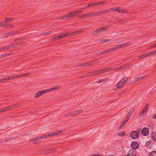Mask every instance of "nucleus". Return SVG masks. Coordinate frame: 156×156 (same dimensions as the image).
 I'll list each match as a JSON object with an SVG mask.
<instances>
[{"mask_svg": "<svg viewBox=\"0 0 156 156\" xmlns=\"http://www.w3.org/2000/svg\"><path fill=\"white\" fill-rule=\"evenodd\" d=\"M82 12V11L81 10H76L68 14L65 15L62 18H58V20H65L69 19L72 17L77 16Z\"/></svg>", "mask_w": 156, "mask_h": 156, "instance_id": "f257e3e1", "label": "nucleus"}, {"mask_svg": "<svg viewBox=\"0 0 156 156\" xmlns=\"http://www.w3.org/2000/svg\"><path fill=\"white\" fill-rule=\"evenodd\" d=\"M128 79V77H125L118 82L116 86L117 88L118 89L122 88L123 86L125 84Z\"/></svg>", "mask_w": 156, "mask_h": 156, "instance_id": "f03ea898", "label": "nucleus"}, {"mask_svg": "<svg viewBox=\"0 0 156 156\" xmlns=\"http://www.w3.org/2000/svg\"><path fill=\"white\" fill-rule=\"evenodd\" d=\"M55 136L54 132H52L50 134L45 135H42L41 136H38L35 138H33L31 139V140L32 141L37 140H39L41 139L46 138L48 137H51V136Z\"/></svg>", "mask_w": 156, "mask_h": 156, "instance_id": "7ed1b4c3", "label": "nucleus"}, {"mask_svg": "<svg viewBox=\"0 0 156 156\" xmlns=\"http://www.w3.org/2000/svg\"><path fill=\"white\" fill-rule=\"evenodd\" d=\"M149 104H147L145 107L143 109L142 112L140 113V115L142 117L144 116L147 114L149 108Z\"/></svg>", "mask_w": 156, "mask_h": 156, "instance_id": "20e7f679", "label": "nucleus"}, {"mask_svg": "<svg viewBox=\"0 0 156 156\" xmlns=\"http://www.w3.org/2000/svg\"><path fill=\"white\" fill-rule=\"evenodd\" d=\"M130 136L133 139H136L139 137L138 133L136 131H132L130 133Z\"/></svg>", "mask_w": 156, "mask_h": 156, "instance_id": "39448f33", "label": "nucleus"}, {"mask_svg": "<svg viewBox=\"0 0 156 156\" xmlns=\"http://www.w3.org/2000/svg\"><path fill=\"white\" fill-rule=\"evenodd\" d=\"M136 152L134 150H130L127 153V155L125 156H136Z\"/></svg>", "mask_w": 156, "mask_h": 156, "instance_id": "423d86ee", "label": "nucleus"}, {"mask_svg": "<svg viewBox=\"0 0 156 156\" xmlns=\"http://www.w3.org/2000/svg\"><path fill=\"white\" fill-rule=\"evenodd\" d=\"M114 11L121 13H126L128 12L127 10L122 9L119 7L114 8Z\"/></svg>", "mask_w": 156, "mask_h": 156, "instance_id": "0eeeda50", "label": "nucleus"}, {"mask_svg": "<svg viewBox=\"0 0 156 156\" xmlns=\"http://www.w3.org/2000/svg\"><path fill=\"white\" fill-rule=\"evenodd\" d=\"M132 148L134 149H137L139 147V144L136 142H133L131 145Z\"/></svg>", "mask_w": 156, "mask_h": 156, "instance_id": "6e6552de", "label": "nucleus"}, {"mask_svg": "<svg viewBox=\"0 0 156 156\" xmlns=\"http://www.w3.org/2000/svg\"><path fill=\"white\" fill-rule=\"evenodd\" d=\"M142 134L144 136H147L149 133V129L146 127L144 128L142 131Z\"/></svg>", "mask_w": 156, "mask_h": 156, "instance_id": "1a4fd4ad", "label": "nucleus"}, {"mask_svg": "<svg viewBox=\"0 0 156 156\" xmlns=\"http://www.w3.org/2000/svg\"><path fill=\"white\" fill-rule=\"evenodd\" d=\"M30 74L29 73H23L20 75H17L12 76L13 79H15L16 78H19L21 77H23L27 75H29Z\"/></svg>", "mask_w": 156, "mask_h": 156, "instance_id": "9d476101", "label": "nucleus"}, {"mask_svg": "<svg viewBox=\"0 0 156 156\" xmlns=\"http://www.w3.org/2000/svg\"><path fill=\"white\" fill-rule=\"evenodd\" d=\"M85 31V29H82L80 30H78L76 31H75L74 32H72L70 33V36H73L75 35H76L77 34H79Z\"/></svg>", "mask_w": 156, "mask_h": 156, "instance_id": "9b49d317", "label": "nucleus"}, {"mask_svg": "<svg viewBox=\"0 0 156 156\" xmlns=\"http://www.w3.org/2000/svg\"><path fill=\"white\" fill-rule=\"evenodd\" d=\"M106 28V27H101L100 29H98L95 31H94V34H96L97 33H99L102 32V30H104Z\"/></svg>", "mask_w": 156, "mask_h": 156, "instance_id": "f8f14e48", "label": "nucleus"}, {"mask_svg": "<svg viewBox=\"0 0 156 156\" xmlns=\"http://www.w3.org/2000/svg\"><path fill=\"white\" fill-rule=\"evenodd\" d=\"M153 143L151 141H149L147 142L145 144V146L147 147L151 148L152 146Z\"/></svg>", "mask_w": 156, "mask_h": 156, "instance_id": "ddd939ff", "label": "nucleus"}, {"mask_svg": "<svg viewBox=\"0 0 156 156\" xmlns=\"http://www.w3.org/2000/svg\"><path fill=\"white\" fill-rule=\"evenodd\" d=\"M93 64L92 62H87L80 64V66H87Z\"/></svg>", "mask_w": 156, "mask_h": 156, "instance_id": "4468645a", "label": "nucleus"}, {"mask_svg": "<svg viewBox=\"0 0 156 156\" xmlns=\"http://www.w3.org/2000/svg\"><path fill=\"white\" fill-rule=\"evenodd\" d=\"M145 77H146V76L144 75V76H142L138 77L137 78H136L134 80V82H137L138 81L144 78Z\"/></svg>", "mask_w": 156, "mask_h": 156, "instance_id": "2eb2a0df", "label": "nucleus"}, {"mask_svg": "<svg viewBox=\"0 0 156 156\" xmlns=\"http://www.w3.org/2000/svg\"><path fill=\"white\" fill-rule=\"evenodd\" d=\"M112 69V67H108L101 69V71L102 73H103L110 71Z\"/></svg>", "mask_w": 156, "mask_h": 156, "instance_id": "dca6fc26", "label": "nucleus"}, {"mask_svg": "<svg viewBox=\"0 0 156 156\" xmlns=\"http://www.w3.org/2000/svg\"><path fill=\"white\" fill-rule=\"evenodd\" d=\"M82 112V110H76L74 111L72 115H76L77 114H79L80 113H81Z\"/></svg>", "mask_w": 156, "mask_h": 156, "instance_id": "f3484780", "label": "nucleus"}, {"mask_svg": "<svg viewBox=\"0 0 156 156\" xmlns=\"http://www.w3.org/2000/svg\"><path fill=\"white\" fill-rule=\"evenodd\" d=\"M67 35H65V34H62L60 35H59L57 37H56L55 38V40L56 39H58L61 38H63L66 37V36Z\"/></svg>", "mask_w": 156, "mask_h": 156, "instance_id": "a211bd4d", "label": "nucleus"}, {"mask_svg": "<svg viewBox=\"0 0 156 156\" xmlns=\"http://www.w3.org/2000/svg\"><path fill=\"white\" fill-rule=\"evenodd\" d=\"M39 92H40L41 95H43V94H44L48 93V92H49V90L48 89H46V90H44L39 91Z\"/></svg>", "mask_w": 156, "mask_h": 156, "instance_id": "6ab92c4d", "label": "nucleus"}, {"mask_svg": "<svg viewBox=\"0 0 156 156\" xmlns=\"http://www.w3.org/2000/svg\"><path fill=\"white\" fill-rule=\"evenodd\" d=\"M152 139L154 141H156V132H153L151 134Z\"/></svg>", "mask_w": 156, "mask_h": 156, "instance_id": "aec40b11", "label": "nucleus"}, {"mask_svg": "<svg viewBox=\"0 0 156 156\" xmlns=\"http://www.w3.org/2000/svg\"><path fill=\"white\" fill-rule=\"evenodd\" d=\"M126 133L125 131H121L119 132L118 133V136H124L125 135Z\"/></svg>", "mask_w": 156, "mask_h": 156, "instance_id": "412c9836", "label": "nucleus"}, {"mask_svg": "<svg viewBox=\"0 0 156 156\" xmlns=\"http://www.w3.org/2000/svg\"><path fill=\"white\" fill-rule=\"evenodd\" d=\"M59 86H57L48 89L49 91H51L53 90L58 89L59 88Z\"/></svg>", "mask_w": 156, "mask_h": 156, "instance_id": "4be33fe9", "label": "nucleus"}, {"mask_svg": "<svg viewBox=\"0 0 156 156\" xmlns=\"http://www.w3.org/2000/svg\"><path fill=\"white\" fill-rule=\"evenodd\" d=\"M13 20V19L12 18H6L5 21L4 23H7Z\"/></svg>", "mask_w": 156, "mask_h": 156, "instance_id": "5701e85b", "label": "nucleus"}, {"mask_svg": "<svg viewBox=\"0 0 156 156\" xmlns=\"http://www.w3.org/2000/svg\"><path fill=\"white\" fill-rule=\"evenodd\" d=\"M83 17H92L91 12L88 14H84L83 15Z\"/></svg>", "mask_w": 156, "mask_h": 156, "instance_id": "b1692460", "label": "nucleus"}, {"mask_svg": "<svg viewBox=\"0 0 156 156\" xmlns=\"http://www.w3.org/2000/svg\"><path fill=\"white\" fill-rule=\"evenodd\" d=\"M109 52H110V50H109V49H107V50H106L104 51H101V53L100 54V55H101V54H106V53H108Z\"/></svg>", "mask_w": 156, "mask_h": 156, "instance_id": "393cba45", "label": "nucleus"}, {"mask_svg": "<svg viewBox=\"0 0 156 156\" xmlns=\"http://www.w3.org/2000/svg\"><path fill=\"white\" fill-rule=\"evenodd\" d=\"M41 96V95L40 92H39V91H38L35 94V98H37Z\"/></svg>", "mask_w": 156, "mask_h": 156, "instance_id": "a878e982", "label": "nucleus"}, {"mask_svg": "<svg viewBox=\"0 0 156 156\" xmlns=\"http://www.w3.org/2000/svg\"><path fill=\"white\" fill-rule=\"evenodd\" d=\"M63 131H64L63 130H60L56 131L55 132H54L55 136L58 135L59 134L62 133L63 132Z\"/></svg>", "mask_w": 156, "mask_h": 156, "instance_id": "bb28decb", "label": "nucleus"}, {"mask_svg": "<svg viewBox=\"0 0 156 156\" xmlns=\"http://www.w3.org/2000/svg\"><path fill=\"white\" fill-rule=\"evenodd\" d=\"M106 10H103V11H100L97 12V14L98 15L101 14L102 13H105Z\"/></svg>", "mask_w": 156, "mask_h": 156, "instance_id": "cd10ccee", "label": "nucleus"}, {"mask_svg": "<svg viewBox=\"0 0 156 156\" xmlns=\"http://www.w3.org/2000/svg\"><path fill=\"white\" fill-rule=\"evenodd\" d=\"M150 156H156V152L155 151L151 152L150 154Z\"/></svg>", "mask_w": 156, "mask_h": 156, "instance_id": "c85d7f7f", "label": "nucleus"}, {"mask_svg": "<svg viewBox=\"0 0 156 156\" xmlns=\"http://www.w3.org/2000/svg\"><path fill=\"white\" fill-rule=\"evenodd\" d=\"M91 3L92 5V7L96 6H98L99 5L98 2H92Z\"/></svg>", "mask_w": 156, "mask_h": 156, "instance_id": "c756f323", "label": "nucleus"}, {"mask_svg": "<svg viewBox=\"0 0 156 156\" xmlns=\"http://www.w3.org/2000/svg\"><path fill=\"white\" fill-rule=\"evenodd\" d=\"M101 71V69L98 70H97L96 71H95L94 72V73L95 74H99L102 73Z\"/></svg>", "mask_w": 156, "mask_h": 156, "instance_id": "7c9ffc66", "label": "nucleus"}, {"mask_svg": "<svg viewBox=\"0 0 156 156\" xmlns=\"http://www.w3.org/2000/svg\"><path fill=\"white\" fill-rule=\"evenodd\" d=\"M154 52L153 51H152L147 53V56H152L153 55H154Z\"/></svg>", "mask_w": 156, "mask_h": 156, "instance_id": "2f4dec72", "label": "nucleus"}, {"mask_svg": "<svg viewBox=\"0 0 156 156\" xmlns=\"http://www.w3.org/2000/svg\"><path fill=\"white\" fill-rule=\"evenodd\" d=\"M123 47H125L127 46H129L131 45V43L130 42H129L123 44Z\"/></svg>", "mask_w": 156, "mask_h": 156, "instance_id": "473e14b6", "label": "nucleus"}, {"mask_svg": "<svg viewBox=\"0 0 156 156\" xmlns=\"http://www.w3.org/2000/svg\"><path fill=\"white\" fill-rule=\"evenodd\" d=\"M126 122L124 121L123 122V123L121 124L120 126L119 127V129H121L125 125Z\"/></svg>", "mask_w": 156, "mask_h": 156, "instance_id": "72a5a7b5", "label": "nucleus"}, {"mask_svg": "<svg viewBox=\"0 0 156 156\" xmlns=\"http://www.w3.org/2000/svg\"><path fill=\"white\" fill-rule=\"evenodd\" d=\"M113 11H114V8L109 9L108 10H106L105 13L106 12H113Z\"/></svg>", "mask_w": 156, "mask_h": 156, "instance_id": "f704fd0d", "label": "nucleus"}, {"mask_svg": "<svg viewBox=\"0 0 156 156\" xmlns=\"http://www.w3.org/2000/svg\"><path fill=\"white\" fill-rule=\"evenodd\" d=\"M99 5H103L106 3V2L105 1H101L100 2H98Z\"/></svg>", "mask_w": 156, "mask_h": 156, "instance_id": "c9c22d12", "label": "nucleus"}, {"mask_svg": "<svg viewBox=\"0 0 156 156\" xmlns=\"http://www.w3.org/2000/svg\"><path fill=\"white\" fill-rule=\"evenodd\" d=\"M8 48H9L8 47L5 46L3 48H0V51H2L3 50H5V49H7Z\"/></svg>", "mask_w": 156, "mask_h": 156, "instance_id": "e433bc0d", "label": "nucleus"}, {"mask_svg": "<svg viewBox=\"0 0 156 156\" xmlns=\"http://www.w3.org/2000/svg\"><path fill=\"white\" fill-rule=\"evenodd\" d=\"M129 66V65H125V66H122V70L128 68Z\"/></svg>", "mask_w": 156, "mask_h": 156, "instance_id": "4c0bfd02", "label": "nucleus"}, {"mask_svg": "<svg viewBox=\"0 0 156 156\" xmlns=\"http://www.w3.org/2000/svg\"><path fill=\"white\" fill-rule=\"evenodd\" d=\"M122 70V67L115 69H114V70L115 71H116L119 70Z\"/></svg>", "mask_w": 156, "mask_h": 156, "instance_id": "58836bf2", "label": "nucleus"}, {"mask_svg": "<svg viewBox=\"0 0 156 156\" xmlns=\"http://www.w3.org/2000/svg\"><path fill=\"white\" fill-rule=\"evenodd\" d=\"M91 13L92 17L98 15L97 12H91Z\"/></svg>", "mask_w": 156, "mask_h": 156, "instance_id": "ea45409f", "label": "nucleus"}, {"mask_svg": "<svg viewBox=\"0 0 156 156\" xmlns=\"http://www.w3.org/2000/svg\"><path fill=\"white\" fill-rule=\"evenodd\" d=\"M5 79H6V81L8 80H11L12 79H13V78H12V76L11 77H9L7 78H5Z\"/></svg>", "mask_w": 156, "mask_h": 156, "instance_id": "a19ab883", "label": "nucleus"}, {"mask_svg": "<svg viewBox=\"0 0 156 156\" xmlns=\"http://www.w3.org/2000/svg\"><path fill=\"white\" fill-rule=\"evenodd\" d=\"M132 113H130V112H129L127 115V117H128V119H129L130 116H131V115H132Z\"/></svg>", "mask_w": 156, "mask_h": 156, "instance_id": "79ce46f5", "label": "nucleus"}, {"mask_svg": "<svg viewBox=\"0 0 156 156\" xmlns=\"http://www.w3.org/2000/svg\"><path fill=\"white\" fill-rule=\"evenodd\" d=\"M116 49H117V48L116 47H114L110 49H109L110 50V51H112L115 50Z\"/></svg>", "mask_w": 156, "mask_h": 156, "instance_id": "37998d69", "label": "nucleus"}, {"mask_svg": "<svg viewBox=\"0 0 156 156\" xmlns=\"http://www.w3.org/2000/svg\"><path fill=\"white\" fill-rule=\"evenodd\" d=\"M105 80L104 79H101V80H98V83H103L104 82H105Z\"/></svg>", "mask_w": 156, "mask_h": 156, "instance_id": "c03bdc74", "label": "nucleus"}, {"mask_svg": "<svg viewBox=\"0 0 156 156\" xmlns=\"http://www.w3.org/2000/svg\"><path fill=\"white\" fill-rule=\"evenodd\" d=\"M9 107L10 109L14 108L15 107H16V106H15V105H13L9 106Z\"/></svg>", "mask_w": 156, "mask_h": 156, "instance_id": "a18cd8bd", "label": "nucleus"}, {"mask_svg": "<svg viewBox=\"0 0 156 156\" xmlns=\"http://www.w3.org/2000/svg\"><path fill=\"white\" fill-rule=\"evenodd\" d=\"M5 26V25L4 23L0 22V27H4Z\"/></svg>", "mask_w": 156, "mask_h": 156, "instance_id": "49530a36", "label": "nucleus"}, {"mask_svg": "<svg viewBox=\"0 0 156 156\" xmlns=\"http://www.w3.org/2000/svg\"><path fill=\"white\" fill-rule=\"evenodd\" d=\"M134 110V108H132L129 111V112H130V113H133V111Z\"/></svg>", "mask_w": 156, "mask_h": 156, "instance_id": "de8ad7c7", "label": "nucleus"}, {"mask_svg": "<svg viewBox=\"0 0 156 156\" xmlns=\"http://www.w3.org/2000/svg\"><path fill=\"white\" fill-rule=\"evenodd\" d=\"M6 79H5V78L0 79V82H3L6 81Z\"/></svg>", "mask_w": 156, "mask_h": 156, "instance_id": "09e8293b", "label": "nucleus"}, {"mask_svg": "<svg viewBox=\"0 0 156 156\" xmlns=\"http://www.w3.org/2000/svg\"><path fill=\"white\" fill-rule=\"evenodd\" d=\"M51 152H52L54 153V152H55L56 151H57V150L56 149H51Z\"/></svg>", "mask_w": 156, "mask_h": 156, "instance_id": "8fccbe9b", "label": "nucleus"}, {"mask_svg": "<svg viewBox=\"0 0 156 156\" xmlns=\"http://www.w3.org/2000/svg\"><path fill=\"white\" fill-rule=\"evenodd\" d=\"M87 7V8L88 7H92V5L91 3L90 4H88Z\"/></svg>", "mask_w": 156, "mask_h": 156, "instance_id": "3c124183", "label": "nucleus"}, {"mask_svg": "<svg viewBox=\"0 0 156 156\" xmlns=\"http://www.w3.org/2000/svg\"><path fill=\"white\" fill-rule=\"evenodd\" d=\"M109 41V39L104 40H103V42L105 43L107 42L108 41Z\"/></svg>", "mask_w": 156, "mask_h": 156, "instance_id": "603ef678", "label": "nucleus"}, {"mask_svg": "<svg viewBox=\"0 0 156 156\" xmlns=\"http://www.w3.org/2000/svg\"><path fill=\"white\" fill-rule=\"evenodd\" d=\"M5 108L6 109V111H9L10 109L9 107V106L5 107Z\"/></svg>", "mask_w": 156, "mask_h": 156, "instance_id": "864d4df0", "label": "nucleus"}, {"mask_svg": "<svg viewBox=\"0 0 156 156\" xmlns=\"http://www.w3.org/2000/svg\"><path fill=\"white\" fill-rule=\"evenodd\" d=\"M65 34V35H67L66 36V37H68L70 36V33H68L66 34Z\"/></svg>", "mask_w": 156, "mask_h": 156, "instance_id": "5fc2aeb1", "label": "nucleus"}, {"mask_svg": "<svg viewBox=\"0 0 156 156\" xmlns=\"http://www.w3.org/2000/svg\"><path fill=\"white\" fill-rule=\"evenodd\" d=\"M2 112H4L5 111H6V109L5 108V107L2 108Z\"/></svg>", "mask_w": 156, "mask_h": 156, "instance_id": "6e6d98bb", "label": "nucleus"}, {"mask_svg": "<svg viewBox=\"0 0 156 156\" xmlns=\"http://www.w3.org/2000/svg\"><path fill=\"white\" fill-rule=\"evenodd\" d=\"M154 47H156V43L153 46H152L150 47V48H151Z\"/></svg>", "mask_w": 156, "mask_h": 156, "instance_id": "4d7b16f0", "label": "nucleus"}, {"mask_svg": "<svg viewBox=\"0 0 156 156\" xmlns=\"http://www.w3.org/2000/svg\"><path fill=\"white\" fill-rule=\"evenodd\" d=\"M153 118L154 119L156 118V113L153 115Z\"/></svg>", "mask_w": 156, "mask_h": 156, "instance_id": "13d9d810", "label": "nucleus"}, {"mask_svg": "<svg viewBox=\"0 0 156 156\" xmlns=\"http://www.w3.org/2000/svg\"><path fill=\"white\" fill-rule=\"evenodd\" d=\"M147 53L144 54V55H143L144 56V58L146 57H147Z\"/></svg>", "mask_w": 156, "mask_h": 156, "instance_id": "bf43d9fd", "label": "nucleus"}, {"mask_svg": "<svg viewBox=\"0 0 156 156\" xmlns=\"http://www.w3.org/2000/svg\"><path fill=\"white\" fill-rule=\"evenodd\" d=\"M52 32V31H49L48 32H47V34L48 35L51 33Z\"/></svg>", "mask_w": 156, "mask_h": 156, "instance_id": "052dcab7", "label": "nucleus"}, {"mask_svg": "<svg viewBox=\"0 0 156 156\" xmlns=\"http://www.w3.org/2000/svg\"><path fill=\"white\" fill-rule=\"evenodd\" d=\"M139 58H144V56L143 55H141L139 57Z\"/></svg>", "mask_w": 156, "mask_h": 156, "instance_id": "680f3d73", "label": "nucleus"}, {"mask_svg": "<svg viewBox=\"0 0 156 156\" xmlns=\"http://www.w3.org/2000/svg\"><path fill=\"white\" fill-rule=\"evenodd\" d=\"M129 119H128V117H126V119L124 121V122H125L126 123L128 121V120Z\"/></svg>", "mask_w": 156, "mask_h": 156, "instance_id": "e2e57ef3", "label": "nucleus"}, {"mask_svg": "<svg viewBox=\"0 0 156 156\" xmlns=\"http://www.w3.org/2000/svg\"><path fill=\"white\" fill-rule=\"evenodd\" d=\"M116 47L117 48V49L121 48L120 45H118Z\"/></svg>", "mask_w": 156, "mask_h": 156, "instance_id": "0e129e2a", "label": "nucleus"}, {"mask_svg": "<svg viewBox=\"0 0 156 156\" xmlns=\"http://www.w3.org/2000/svg\"><path fill=\"white\" fill-rule=\"evenodd\" d=\"M90 156H100L98 154H94Z\"/></svg>", "mask_w": 156, "mask_h": 156, "instance_id": "69168bd1", "label": "nucleus"}, {"mask_svg": "<svg viewBox=\"0 0 156 156\" xmlns=\"http://www.w3.org/2000/svg\"><path fill=\"white\" fill-rule=\"evenodd\" d=\"M87 8V6H85L84 7H83V8H81V9H85L86 8Z\"/></svg>", "mask_w": 156, "mask_h": 156, "instance_id": "338daca9", "label": "nucleus"}, {"mask_svg": "<svg viewBox=\"0 0 156 156\" xmlns=\"http://www.w3.org/2000/svg\"><path fill=\"white\" fill-rule=\"evenodd\" d=\"M47 32H44L43 34V35H48V34H47Z\"/></svg>", "mask_w": 156, "mask_h": 156, "instance_id": "774afa93", "label": "nucleus"}]
</instances>
